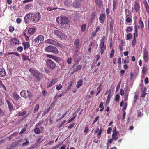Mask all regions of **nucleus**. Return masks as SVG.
<instances>
[{"label": "nucleus", "mask_w": 149, "mask_h": 149, "mask_svg": "<svg viewBox=\"0 0 149 149\" xmlns=\"http://www.w3.org/2000/svg\"><path fill=\"white\" fill-rule=\"evenodd\" d=\"M41 16L39 12H31L26 15L24 18V21L28 24L30 23L31 21L34 23H36L40 20Z\"/></svg>", "instance_id": "f257e3e1"}, {"label": "nucleus", "mask_w": 149, "mask_h": 149, "mask_svg": "<svg viewBox=\"0 0 149 149\" xmlns=\"http://www.w3.org/2000/svg\"><path fill=\"white\" fill-rule=\"evenodd\" d=\"M29 71L35 78L36 79V81H39L40 77L42 76V74L40 73L36 68H30L29 70Z\"/></svg>", "instance_id": "f03ea898"}, {"label": "nucleus", "mask_w": 149, "mask_h": 149, "mask_svg": "<svg viewBox=\"0 0 149 149\" xmlns=\"http://www.w3.org/2000/svg\"><path fill=\"white\" fill-rule=\"evenodd\" d=\"M60 23L63 28L64 29L68 28L70 27L69 24V20L65 17H63L60 18Z\"/></svg>", "instance_id": "7ed1b4c3"}, {"label": "nucleus", "mask_w": 149, "mask_h": 149, "mask_svg": "<svg viewBox=\"0 0 149 149\" xmlns=\"http://www.w3.org/2000/svg\"><path fill=\"white\" fill-rule=\"evenodd\" d=\"M20 95L22 97L25 99L28 98L30 99L33 96L32 94L30 91L25 90H22L20 92Z\"/></svg>", "instance_id": "20e7f679"}, {"label": "nucleus", "mask_w": 149, "mask_h": 149, "mask_svg": "<svg viewBox=\"0 0 149 149\" xmlns=\"http://www.w3.org/2000/svg\"><path fill=\"white\" fill-rule=\"evenodd\" d=\"M46 52H52L55 54H57L59 53L58 49L55 47L49 45L45 48Z\"/></svg>", "instance_id": "39448f33"}, {"label": "nucleus", "mask_w": 149, "mask_h": 149, "mask_svg": "<svg viewBox=\"0 0 149 149\" xmlns=\"http://www.w3.org/2000/svg\"><path fill=\"white\" fill-rule=\"evenodd\" d=\"M45 42L53 45L57 47H59L60 48H63V45L61 44L52 39H48L46 40L45 41Z\"/></svg>", "instance_id": "423d86ee"}, {"label": "nucleus", "mask_w": 149, "mask_h": 149, "mask_svg": "<svg viewBox=\"0 0 149 149\" xmlns=\"http://www.w3.org/2000/svg\"><path fill=\"white\" fill-rule=\"evenodd\" d=\"M46 63L47 68L53 70L56 67V63L51 59H47Z\"/></svg>", "instance_id": "0eeeda50"}, {"label": "nucleus", "mask_w": 149, "mask_h": 149, "mask_svg": "<svg viewBox=\"0 0 149 149\" xmlns=\"http://www.w3.org/2000/svg\"><path fill=\"white\" fill-rule=\"evenodd\" d=\"M105 37L103 36L100 40V43L99 45V48H100V52L102 54L103 53L104 51L106 49V45L104 44Z\"/></svg>", "instance_id": "6e6552de"}, {"label": "nucleus", "mask_w": 149, "mask_h": 149, "mask_svg": "<svg viewBox=\"0 0 149 149\" xmlns=\"http://www.w3.org/2000/svg\"><path fill=\"white\" fill-rule=\"evenodd\" d=\"M143 58L146 63L148 62V52L146 49H143Z\"/></svg>", "instance_id": "1a4fd4ad"}, {"label": "nucleus", "mask_w": 149, "mask_h": 149, "mask_svg": "<svg viewBox=\"0 0 149 149\" xmlns=\"http://www.w3.org/2000/svg\"><path fill=\"white\" fill-rule=\"evenodd\" d=\"M44 40V36L42 35H39L34 39V41L36 43H40Z\"/></svg>", "instance_id": "9d476101"}, {"label": "nucleus", "mask_w": 149, "mask_h": 149, "mask_svg": "<svg viewBox=\"0 0 149 149\" xmlns=\"http://www.w3.org/2000/svg\"><path fill=\"white\" fill-rule=\"evenodd\" d=\"M10 44L12 45H15L16 44H18L19 41L16 38H13L10 40Z\"/></svg>", "instance_id": "9b49d317"}, {"label": "nucleus", "mask_w": 149, "mask_h": 149, "mask_svg": "<svg viewBox=\"0 0 149 149\" xmlns=\"http://www.w3.org/2000/svg\"><path fill=\"white\" fill-rule=\"evenodd\" d=\"M134 8L136 12H138L139 11L140 8V6L139 5V3L138 1H135Z\"/></svg>", "instance_id": "f8f14e48"}, {"label": "nucleus", "mask_w": 149, "mask_h": 149, "mask_svg": "<svg viewBox=\"0 0 149 149\" xmlns=\"http://www.w3.org/2000/svg\"><path fill=\"white\" fill-rule=\"evenodd\" d=\"M57 81V79L56 78H54L52 80L50 81V83L47 86L48 88L52 86Z\"/></svg>", "instance_id": "ddd939ff"}, {"label": "nucleus", "mask_w": 149, "mask_h": 149, "mask_svg": "<svg viewBox=\"0 0 149 149\" xmlns=\"http://www.w3.org/2000/svg\"><path fill=\"white\" fill-rule=\"evenodd\" d=\"M106 16L105 14H101L99 18L100 22L103 23H104L105 18Z\"/></svg>", "instance_id": "4468645a"}, {"label": "nucleus", "mask_w": 149, "mask_h": 149, "mask_svg": "<svg viewBox=\"0 0 149 149\" xmlns=\"http://www.w3.org/2000/svg\"><path fill=\"white\" fill-rule=\"evenodd\" d=\"M53 33L57 36V38H61V34H62V32L61 31L58 30H55L54 31Z\"/></svg>", "instance_id": "2eb2a0df"}, {"label": "nucleus", "mask_w": 149, "mask_h": 149, "mask_svg": "<svg viewBox=\"0 0 149 149\" xmlns=\"http://www.w3.org/2000/svg\"><path fill=\"white\" fill-rule=\"evenodd\" d=\"M6 75V72L4 69L2 68H0V77L4 76Z\"/></svg>", "instance_id": "dca6fc26"}, {"label": "nucleus", "mask_w": 149, "mask_h": 149, "mask_svg": "<svg viewBox=\"0 0 149 149\" xmlns=\"http://www.w3.org/2000/svg\"><path fill=\"white\" fill-rule=\"evenodd\" d=\"M119 133L118 132H116L113 134L112 137L113 140L116 141L118 139V137L117 135Z\"/></svg>", "instance_id": "f3484780"}, {"label": "nucleus", "mask_w": 149, "mask_h": 149, "mask_svg": "<svg viewBox=\"0 0 149 149\" xmlns=\"http://www.w3.org/2000/svg\"><path fill=\"white\" fill-rule=\"evenodd\" d=\"M12 94L13 97L16 101H17L21 98L16 92L13 93Z\"/></svg>", "instance_id": "a211bd4d"}, {"label": "nucleus", "mask_w": 149, "mask_h": 149, "mask_svg": "<svg viewBox=\"0 0 149 149\" xmlns=\"http://www.w3.org/2000/svg\"><path fill=\"white\" fill-rule=\"evenodd\" d=\"M79 40L78 39H76L74 42V44L76 46V49H78L79 48Z\"/></svg>", "instance_id": "6ab92c4d"}, {"label": "nucleus", "mask_w": 149, "mask_h": 149, "mask_svg": "<svg viewBox=\"0 0 149 149\" xmlns=\"http://www.w3.org/2000/svg\"><path fill=\"white\" fill-rule=\"evenodd\" d=\"M6 101L8 105L10 111H11L13 109V106L12 104L11 103H10L8 100H6Z\"/></svg>", "instance_id": "aec40b11"}, {"label": "nucleus", "mask_w": 149, "mask_h": 149, "mask_svg": "<svg viewBox=\"0 0 149 149\" xmlns=\"http://www.w3.org/2000/svg\"><path fill=\"white\" fill-rule=\"evenodd\" d=\"M83 84V80H81L78 81L76 85V87L77 88H79L82 86Z\"/></svg>", "instance_id": "412c9836"}, {"label": "nucleus", "mask_w": 149, "mask_h": 149, "mask_svg": "<svg viewBox=\"0 0 149 149\" xmlns=\"http://www.w3.org/2000/svg\"><path fill=\"white\" fill-rule=\"evenodd\" d=\"M139 25L141 27L142 30H143L144 28V24L141 18H140L139 19Z\"/></svg>", "instance_id": "4be33fe9"}, {"label": "nucleus", "mask_w": 149, "mask_h": 149, "mask_svg": "<svg viewBox=\"0 0 149 149\" xmlns=\"http://www.w3.org/2000/svg\"><path fill=\"white\" fill-rule=\"evenodd\" d=\"M72 2L69 0H66L64 2V4L67 7H69L72 4Z\"/></svg>", "instance_id": "5701e85b"}, {"label": "nucleus", "mask_w": 149, "mask_h": 149, "mask_svg": "<svg viewBox=\"0 0 149 149\" xmlns=\"http://www.w3.org/2000/svg\"><path fill=\"white\" fill-rule=\"evenodd\" d=\"M23 44L24 46V49H28L30 45L29 43L28 42H24Z\"/></svg>", "instance_id": "b1692460"}, {"label": "nucleus", "mask_w": 149, "mask_h": 149, "mask_svg": "<svg viewBox=\"0 0 149 149\" xmlns=\"http://www.w3.org/2000/svg\"><path fill=\"white\" fill-rule=\"evenodd\" d=\"M35 29L34 28H29L28 30V32L30 34H32L35 31Z\"/></svg>", "instance_id": "393cba45"}, {"label": "nucleus", "mask_w": 149, "mask_h": 149, "mask_svg": "<svg viewBox=\"0 0 149 149\" xmlns=\"http://www.w3.org/2000/svg\"><path fill=\"white\" fill-rule=\"evenodd\" d=\"M132 29L133 27L132 26L131 27L127 26L125 29L127 33L130 32L132 31Z\"/></svg>", "instance_id": "a878e982"}, {"label": "nucleus", "mask_w": 149, "mask_h": 149, "mask_svg": "<svg viewBox=\"0 0 149 149\" xmlns=\"http://www.w3.org/2000/svg\"><path fill=\"white\" fill-rule=\"evenodd\" d=\"M81 68V66L80 65H78L76 66V68L75 69H73V72H75L79 70Z\"/></svg>", "instance_id": "bb28decb"}, {"label": "nucleus", "mask_w": 149, "mask_h": 149, "mask_svg": "<svg viewBox=\"0 0 149 149\" xmlns=\"http://www.w3.org/2000/svg\"><path fill=\"white\" fill-rule=\"evenodd\" d=\"M78 51V49H76V50L75 51L74 50V52H73V54H74L73 56V58H76V56H77V52Z\"/></svg>", "instance_id": "cd10ccee"}, {"label": "nucleus", "mask_w": 149, "mask_h": 149, "mask_svg": "<svg viewBox=\"0 0 149 149\" xmlns=\"http://www.w3.org/2000/svg\"><path fill=\"white\" fill-rule=\"evenodd\" d=\"M113 24L112 21L110 22V31L111 32H112L113 29Z\"/></svg>", "instance_id": "c85d7f7f"}, {"label": "nucleus", "mask_w": 149, "mask_h": 149, "mask_svg": "<svg viewBox=\"0 0 149 149\" xmlns=\"http://www.w3.org/2000/svg\"><path fill=\"white\" fill-rule=\"evenodd\" d=\"M95 2L96 4L99 6H101L102 4V3L100 0H95Z\"/></svg>", "instance_id": "c756f323"}, {"label": "nucleus", "mask_w": 149, "mask_h": 149, "mask_svg": "<svg viewBox=\"0 0 149 149\" xmlns=\"http://www.w3.org/2000/svg\"><path fill=\"white\" fill-rule=\"evenodd\" d=\"M86 26V25L85 24H84L81 26V27L82 31L84 32L85 31Z\"/></svg>", "instance_id": "7c9ffc66"}, {"label": "nucleus", "mask_w": 149, "mask_h": 149, "mask_svg": "<svg viewBox=\"0 0 149 149\" xmlns=\"http://www.w3.org/2000/svg\"><path fill=\"white\" fill-rule=\"evenodd\" d=\"M60 37L61 38H59L61 39H65L67 38V36L62 32L61 34Z\"/></svg>", "instance_id": "2f4dec72"}, {"label": "nucleus", "mask_w": 149, "mask_h": 149, "mask_svg": "<svg viewBox=\"0 0 149 149\" xmlns=\"http://www.w3.org/2000/svg\"><path fill=\"white\" fill-rule=\"evenodd\" d=\"M117 6V3L116 2L114 1L113 2V10L114 11V9L116 8V7Z\"/></svg>", "instance_id": "473e14b6"}, {"label": "nucleus", "mask_w": 149, "mask_h": 149, "mask_svg": "<svg viewBox=\"0 0 149 149\" xmlns=\"http://www.w3.org/2000/svg\"><path fill=\"white\" fill-rule=\"evenodd\" d=\"M57 8L56 7L52 8L51 7H48L47 8V10L49 11H51L53 10H55L56 9H57Z\"/></svg>", "instance_id": "72a5a7b5"}, {"label": "nucleus", "mask_w": 149, "mask_h": 149, "mask_svg": "<svg viewBox=\"0 0 149 149\" xmlns=\"http://www.w3.org/2000/svg\"><path fill=\"white\" fill-rule=\"evenodd\" d=\"M34 132L36 134H39L40 132V130L38 128H36L34 129Z\"/></svg>", "instance_id": "f704fd0d"}, {"label": "nucleus", "mask_w": 149, "mask_h": 149, "mask_svg": "<svg viewBox=\"0 0 149 149\" xmlns=\"http://www.w3.org/2000/svg\"><path fill=\"white\" fill-rule=\"evenodd\" d=\"M132 37V34L131 33H128L127 35V40H128Z\"/></svg>", "instance_id": "c9c22d12"}, {"label": "nucleus", "mask_w": 149, "mask_h": 149, "mask_svg": "<svg viewBox=\"0 0 149 149\" xmlns=\"http://www.w3.org/2000/svg\"><path fill=\"white\" fill-rule=\"evenodd\" d=\"M39 107V105L38 104H37L36 105L35 108L34 110V113L38 111Z\"/></svg>", "instance_id": "e433bc0d"}, {"label": "nucleus", "mask_w": 149, "mask_h": 149, "mask_svg": "<svg viewBox=\"0 0 149 149\" xmlns=\"http://www.w3.org/2000/svg\"><path fill=\"white\" fill-rule=\"evenodd\" d=\"M72 59L71 57L68 58L67 60V62L69 64H70L72 63Z\"/></svg>", "instance_id": "4c0bfd02"}, {"label": "nucleus", "mask_w": 149, "mask_h": 149, "mask_svg": "<svg viewBox=\"0 0 149 149\" xmlns=\"http://www.w3.org/2000/svg\"><path fill=\"white\" fill-rule=\"evenodd\" d=\"M114 52H115V51H114V49H112L111 50V52L110 54V58H112L113 57V56H114Z\"/></svg>", "instance_id": "58836bf2"}, {"label": "nucleus", "mask_w": 149, "mask_h": 149, "mask_svg": "<svg viewBox=\"0 0 149 149\" xmlns=\"http://www.w3.org/2000/svg\"><path fill=\"white\" fill-rule=\"evenodd\" d=\"M79 3L78 2H77L75 3H73V6L75 8H77L79 6Z\"/></svg>", "instance_id": "ea45409f"}, {"label": "nucleus", "mask_w": 149, "mask_h": 149, "mask_svg": "<svg viewBox=\"0 0 149 149\" xmlns=\"http://www.w3.org/2000/svg\"><path fill=\"white\" fill-rule=\"evenodd\" d=\"M138 97V96L136 95V94H135L134 95V100L133 102V104H134L135 103H136V100H137V99Z\"/></svg>", "instance_id": "a19ab883"}, {"label": "nucleus", "mask_w": 149, "mask_h": 149, "mask_svg": "<svg viewBox=\"0 0 149 149\" xmlns=\"http://www.w3.org/2000/svg\"><path fill=\"white\" fill-rule=\"evenodd\" d=\"M62 88V86L61 84H59L56 86V89L57 90H60Z\"/></svg>", "instance_id": "79ce46f5"}, {"label": "nucleus", "mask_w": 149, "mask_h": 149, "mask_svg": "<svg viewBox=\"0 0 149 149\" xmlns=\"http://www.w3.org/2000/svg\"><path fill=\"white\" fill-rule=\"evenodd\" d=\"M43 123V121L39 122L38 123L36 124V125H35V126L36 127H38L39 126H40V125H42V124Z\"/></svg>", "instance_id": "37998d69"}, {"label": "nucleus", "mask_w": 149, "mask_h": 149, "mask_svg": "<svg viewBox=\"0 0 149 149\" xmlns=\"http://www.w3.org/2000/svg\"><path fill=\"white\" fill-rule=\"evenodd\" d=\"M51 59H53L55 61H59V59L58 58L55 56H53L52 57Z\"/></svg>", "instance_id": "c03bdc74"}, {"label": "nucleus", "mask_w": 149, "mask_h": 149, "mask_svg": "<svg viewBox=\"0 0 149 149\" xmlns=\"http://www.w3.org/2000/svg\"><path fill=\"white\" fill-rule=\"evenodd\" d=\"M26 111H24L22 112L19 113V115L20 116H22L24 115H26Z\"/></svg>", "instance_id": "a18cd8bd"}, {"label": "nucleus", "mask_w": 149, "mask_h": 149, "mask_svg": "<svg viewBox=\"0 0 149 149\" xmlns=\"http://www.w3.org/2000/svg\"><path fill=\"white\" fill-rule=\"evenodd\" d=\"M147 71V68L145 67H143L142 70V72L143 74H145Z\"/></svg>", "instance_id": "49530a36"}, {"label": "nucleus", "mask_w": 149, "mask_h": 149, "mask_svg": "<svg viewBox=\"0 0 149 149\" xmlns=\"http://www.w3.org/2000/svg\"><path fill=\"white\" fill-rule=\"evenodd\" d=\"M145 7L146 8V10L147 13H149V6L148 4L147 5H145Z\"/></svg>", "instance_id": "de8ad7c7"}, {"label": "nucleus", "mask_w": 149, "mask_h": 149, "mask_svg": "<svg viewBox=\"0 0 149 149\" xmlns=\"http://www.w3.org/2000/svg\"><path fill=\"white\" fill-rule=\"evenodd\" d=\"M23 50V47L22 46H20L17 48V50L19 52H21Z\"/></svg>", "instance_id": "09e8293b"}, {"label": "nucleus", "mask_w": 149, "mask_h": 149, "mask_svg": "<svg viewBox=\"0 0 149 149\" xmlns=\"http://www.w3.org/2000/svg\"><path fill=\"white\" fill-rule=\"evenodd\" d=\"M29 141H26V142L23 143L22 144V146H24L27 145H28L29 144Z\"/></svg>", "instance_id": "8fccbe9b"}, {"label": "nucleus", "mask_w": 149, "mask_h": 149, "mask_svg": "<svg viewBox=\"0 0 149 149\" xmlns=\"http://www.w3.org/2000/svg\"><path fill=\"white\" fill-rule=\"evenodd\" d=\"M120 98V96L119 95L117 94L115 97V100L116 101H118Z\"/></svg>", "instance_id": "3c124183"}, {"label": "nucleus", "mask_w": 149, "mask_h": 149, "mask_svg": "<svg viewBox=\"0 0 149 149\" xmlns=\"http://www.w3.org/2000/svg\"><path fill=\"white\" fill-rule=\"evenodd\" d=\"M126 21L128 23H130L132 22V19L130 17H127L126 19Z\"/></svg>", "instance_id": "603ef678"}, {"label": "nucleus", "mask_w": 149, "mask_h": 149, "mask_svg": "<svg viewBox=\"0 0 149 149\" xmlns=\"http://www.w3.org/2000/svg\"><path fill=\"white\" fill-rule=\"evenodd\" d=\"M23 59L24 60V61L26 60H30L28 57L24 55L23 56Z\"/></svg>", "instance_id": "864d4df0"}, {"label": "nucleus", "mask_w": 149, "mask_h": 149, "mask_svg": "<svg viewBox=\"0 0 149 149\" xmlns=\"http://www.w3.org/2000/svg\"><path fill=\"white\" fill-rule=\"evenodd\" d=\"M120 94L121 95H123L124 94V91L123 89H121L120 91Z\"/></svg>", "instance_id": "5fc2aeb1"}, {"label": "nucleus", "mask_w": 149, "mask_h": 149, "mask_svg": "<svg viewBox=\"0 0 149 149\" xmlns=\"http://www.w3.org/2000/svg\"><path fill=\"white\" fill-rule=\"evenodd\" d=\"M75 125V123H73L72 124H71V125H69L68 127V129H71L72 128V127H73L74 126V125Z\"/></svg>", "instance_id": "6e6d98bb"}, {"label": "nucleus", "mask_w": 149, "mask_h": 149, "mask_svg": "<svg viewBox=\"0 0 149 149\" xmlns=\"http://www.w3.org/2000/svg\"><path fill=\"white\" fill-rule=\"evenodd\" d=\"M76 116H74L72 118H71V119L69 120L68 122V123H69L72 122L75 118Z\"/></svg>", "instance_id": "4d7b16f0"}, {"label": "nucleus", "mask_w": 149, "mask_h": 149, "mask_svg": "<svg viewBox=\"0 0 149 149\" xmlns=\"http://www.w3.org/2000/svg\"><path fill=\"white\" fill-rule=\"evenodd\" d=\"M31 6V5L30 4H27L25 7V8L26 9H29L30 7Z\"/></svg>", "instance_id": "13d9d810"}, {"label": "nucleus", "mask_w": 149, "mask_h": 149, "mask_svg": "<svg viewBox=\"0 0 149 149\" xmlns=\"http://www.w3.org/2000/svg\"><path fill=\"white\" fill-rule=\"evenodd\" d=\"M112 130V129L111 128H110V127H109L108 129H107V134H110L111 131Z\"/></svg>", "instance_id": "bf43d9fd"}, {"label": "nucleus", "mask_w": 149, "mask_h": 149, "mask_svg": "<svg viewBox=\"0 0 149 149\" xmlns=\"http://www.w3.org/2000/svg\"><path fill=\"white\" fill-rule=\"evenodd\" d=\"M113 140V139L112 138L111 139L109 140H108L107 144H108L109 143V144H111Z\"/></svg>", "instance_id": "052dcab7"}, {"label": "nucleus", "mask_w": 149, "mask_h": 149, "mask_svg": "<svg viewBox=\"0 0 149 149\" xmlns=\"http://www.w3.org/2000/svg\"><path fill=\"white\" fill-rule=\"evenodd\" d=\"M14 30V28L13 27H10L9 28V31L11 32H13Z\"/></svg>", "instance_id": "680f3d73"}, {"label": "nucleus", "mask_w": 149, "mask_h": 149, "mask_svg": "<svg viewBox=\"0 0 149 149\" xmlns=\"http://www.w3.org/2000/svg\"><path fill=\"white\" fill-rule=\"evenodd\" d=\"M99 107L100 108H102L103 107L104 108V107L103 106V103L102 102H101L100 104Z\"/></svg>", "instance_id": "e2e57ef3"}, {"label": "nucleus", "mask_w": 149, "mask_h": 149, "mask_svg": "<svg viewBox=\"0 0 149 149\" xmlns=\"http://www.w3.org/2000/svg\"><path fill=\"white\" fill-rule=\"evenodd\" d=\"M26 130V128H23L22 129L20 132L19 133V134H21L23 133Z\"/></svg>", "instance_id": "0e129e2a"}, {"label": "nucleus", "mask_w": 149, "mask_h": 149, "mask_svg": "<svg viewBox=\"0 0 149 149\" xmlns=\"http://www.w3.org/2000/svg\"><path fill=\"white\" fill-rule=\"evenodd\" d=\"M118 63L119 65L121 63V58L119 57L118 60Z\"/></svg>", "instance_id": "69168bd1"}, {"label": "nucleus", "mask_w": 149, "mask_h": 149, "mask_svg": "<svg viewBox=\"0 0 149 149\" xmlns=\"http://www.w3.org/2000/svg\"><path fill=\"white\" fill-rule=\"evenodd\" d=\"M4 103V101L2 100L0 98V106H2L3 105Z\"/></svg>", "instance_id": "338daca9"}, {"label": "nucleus", "mask_w": 149, "mask_h": 149, "mask_svg": "<svg viewBox=\"0 0 149 149\" xmlns=\"http://www.w3.org/2000/svg\"><path fill=\"white\" fill-rule=\"evenodd\" d=\"M47 92L46 91L43 90L42 91V94L44 96H45L47 95Z\"/></svg>", "instance_id": "774afa93"}]
</instances>
